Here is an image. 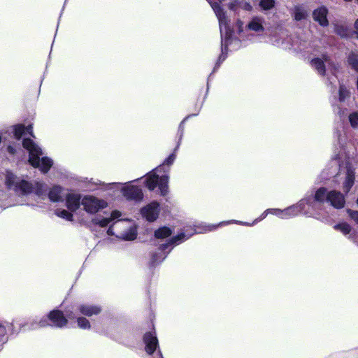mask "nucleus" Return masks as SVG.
<instances>
[{"instance_id":"f257e3e1","label":"nucleus","mask_w":358,"mask_h":358,"mask_svg":"<svg viewBox=\"0 0 358 358\" xmlns=\"http://www.w3.org/2000/svg\"><path fill=\"white\" fill-rule=\"evenodd\" d=\"M22 145L29 152V164L35 168H38L43 173H47L53 164L52 160L43 156L42 149L30 138H25Z\"/></svg>"},{"instance_id":"f03ea898","label":"nucleus","mask_w":358,"mask_h":358,"mask_svg":"<svg viewBox=\"0 0 358 358\" xmlns=\"http://www.w3.org/2000/svg\"><path fill=\"white\" fill-rule=\"evenodd\" d=\"M194 233V231L188 234L182 232L178 235L173 236L169 243L162 245L159 248L158 251L152 255L150 261L151 266H155L156 265L162 262L165 259L167 254L171 250L173 245L182 243L183 241L188 239Z\"/></svg>"},{"instance_id":"7ed1b4c3","label":"nucleus","mask_w":358,"mask_h":358,"mask_svg":"<svg viewBox=\"0 0 358 358\" xmlns=\"http://www.w3.org/2000/svg\"><path fill=\"white\" fill-rule=\"evenodd\" d=\"M5 184L8 189L20 195H28L34 189V185L31 182L17 176L10 171L5 173Z\"/></svg>"},{"instance_id":"20e7f679","label":"nucleus","mask_w":358,"mask_h":358,"mask_svg":"<svg viewBox=\"0 0 358 358\" xmlns=\"http://www.w3.org/2000/svg\"><path fill=\"white\" fill-rule=\"evenodd\" d=\"M169 176L163 175L159 176L155 171L149 173L145 178V184L147 188L152 191L156 187H159L162 196H166L169 192Z\"/></svg>"},{"instance_id":"39448f33","label":"nucleus","mask_w":358,"mask_h":358,"mask_svg":"<svg viewBox=\"0 0 358 358\" xmlns=\"http://www.w3.org/2000/svg\"><path fill=\"white\" fill-rule=\"evenodd\" d=\"M114 187L120 189L122 196L129 201L140 203L143 199V192L142 189L137 185H134L131 182L123 183V185H114Z\"/></svg>"},{"instance_id":"423d86ee","label":"nucleus","mask_w":358,"mask_h":358,"mask_svg":"<svg viewBox=\"0 0 358 358\" xmlns=\"http://www.w3.org/2000/svg\"><path fill=\"white\" fill-rule=\"evenodd\" d=\"M81 205L87 213L94 214L106 208L108 206V203L103 199L88 195L81 199Z\"/></svg>"},{"instance_id":"0eeeda50","label":"nucleus","mask_w":358,"mask_h":358,"mask_svg":"<svg viewBox=\"0 0 358 358\" xmlns=\"http://www.w3.org/2000/svg\"><path fill=\"white\" fill-rule=\"evenodd\" d=\"M115 224L118 228H122L124 230L122 231H120L116 236L119 238H122L126 241H133L137 236V231L136 227L134 224H131L130 220H119V222H115Z\"/></svg>"},{"instance_id":"6e6552de","label":"nucleus","mask_w":358,"mask_h":358,"mask_svg":"<svg viewBox=\"0 0 358 358\" xmlns=\"http://www.w3.org/2000/svg\"><path fill=\"white\" fill-rule=\"evenodd\" d=\"M141 216L148 222L155 221L160 213V205L157 201H152L141 209Z\"/></svg>"},{"instance_id":"1a4fd4ad","label":"nucleus","mask_w":358,"mask_h":358,"mask_svg":"<svg viewBox=\"0 0 358 358\" xmlns=\"http://www.w3.org/2000/svg\"><path fill=\"white\" fill-rule=\"evenodd\" d=\"M209 3L210 4L213 10H214L215 14L216 15L217 20L219 21L220 29L221 34V43L223 42L222 37V23L224 21V11H223V3L222 0H209ZM222 52H223V48L221 47Z\"/></svg>"},{"instance_id":"9d476101","label":"nucleus","mask_w":358,"mask_h":358,"mask_svg":"<svg viewBox=\"0 0 358 358\" xmlns=\"http://www.w3.org/2000/svg\"><path fill=\"white\" fill-rule=\"evenodd\" d=\"M48 320L51 322L50 325L58 328H62L68 324V320L59 310L50 311L48 314Z\"/></svg>"},{"instance_id":"9b49d317","label":"nucleus","mask_w":358,"mask_h":358,"mask_svg":"<svg viewBox=\"0 0 358 358\" xmlns=\"http://www.w3.org/2000/svg\"><path fill=\"white\" fill-rule=\"evenodd\" d=\"M327 201L329 202L333 207L337 209L343 208L345 203V199L343 194L336 190H332L328 192L327 195Z\"/></svg>"},{"instance_id":"f8f14e48","label":"nucleus","mask_w":358,"mask_h":358,"mask_svg":"<svg viewBox=\"0 0 358 358\" xmlns=\"http://www.w3.org/2000/svg\"><path fill=\"white\" fill-rule=\"evenodd\" d=\"M329 11L327 7L322 6L313 12V18L315 22H317L322 27H327L329 25V20L327 19V14Z\"/></svg>"},{"instance_id":"ddd939ff","label":"nucleus","mask_w":358,"mask_h":358,"mask_svg":"<svg viewBox=\"0 0 358 358\" xmlns=\"http://www.w3.org/2000/svg\"><path fill=\"white\" fill-rule=\"evenodd\" d=\"M78 309L82 315L87 317L98 315L102 310L100 306L90 303L80 304Z\"/></svg>"},{"instance_id":"4468645a","label":"nucleus","mask_w":358,"mask_h":358,"mask_svg":"<svg viewBox=\"0 0 358 358\" xmlns=\"http://www.w3.org/2000/svg\"><path fill=\"white\" fill-rule=\"evenodd\" d=\"M145 351L148 354H152L158 346V340L154 332H148L144 335Z\"/></svg>"},{"instance_id":"2eb2a0df","label":"nucleus","mask_w":358,"mask_h":358,"mask_svg":"<svg viewBox=\"0 0 358 358\" xmlns=\"http://www.w3.org/2000/svg\"><path fill=\"white\" fill-rule=\"evenodd\" d=\"M65 198L66 207L71 211H76L81 204L80 196L78 194L67 192Z\"/></svg>"},{"instance_id":"dca6fc26","label":"nucleus","mask_w":358,"mask_h":358,"mask_svg":"<svg viewBox=\"0 0 358 358\" xmlns=\"http://www.w3.org/2000/svg\"><path fill=\"white\" fill-rule=\"evenodd\" d=\"M66 191L60 186H54L49 192V199L53 202L63 201L66 197Z\"/></svg>"},{"instance_id":"f3484780","label":"nucleus","mask_w":358,"mask_h":358,"mask_svg":"<svg viewBox=\"0 0 358 358\" xmlns=\"http://www.w3.org/2000/svg\"><path fill=\"white\" fill-rule=\"evenodd\" d=\"M13 325L7 321H0V342L8 341V336L13 333Z\"/></svg>"},{"instance_id":"a211bd4d","label":"nucleus","mask_w":358,"mask_h":358,"mask_svg":"<svg viewBox=\"0 0 358 358\" xmlns=\"http://www.w3.org/2000/svg\"><path fill=\"white\" fill-rule=\"evenodd\" d=\"M26 134H29L32 137H34L31 124H29L27 127L23 124H17L14 127V136L17 139H20Z\"/></svg>"},{"instance_id":"6ab92c4d","label":"nucleus","mask_w":358,"mask_h":358,"mask_svg":"<svg viewBox=\"0 0 358 358\" xmlns=\"http://www.w3.org/2000/svg\"><path fill=\"white\" fill-rule=\"evenodd\" d=\"M217 226H220V224L217 225L215 224H210L206 223H201V224L196 227L194 229L195 233H206L208 231H211L217 228Z\"/></svg>"},{"instance_id":"aec40b11","label":"nucleus","mask_w":358,"mask_h":358,"mask_svg":"<svg viewBox=\"0 0 358 358\" xmlns=\"http://www.w3.org/2000/svg\"><path fill=\"white\" fill-rule=\"evenodd\" d=\"M308 16L307 12L301 6H295L294 8V18L296 21L306 19Z\"/></svg>"},{"instance_id":"412c9836","label":"nucleus","mask_w":358,"mask_h":358,"mask_svg":"<svg viewBox=\"0 0 358 358\" xmlns=\"http://www.w3.org/2000/svg\"><path fill=\"white\" fill-rule=\"evenodd\" d=\"M348 62L350 67L358 72V53L354 52L350 53Z\"/></svg>"},{"instance_id":"4be33fe9","label":"nucleus","mask_w":358,"mask_h":358,"mask_svg":"<svg viewBox=\"0 0 358 358\" xmlns=\"http://www.w3.org/2000/svg\"><path fill=\"white\" fill-rule=\"evenodd\" d=\"M327 189L324 187H320L318 189L315 194L314 199L315 201L320 202V203H324L325 200H327Z\"/></svg>"},{"instance_id":"5701e85b","label":"nucleus","mask_w":358,"mask_h":358,"mask_svg":"<svg viewBox=\"0 0 358 358\" xmlns=\"http://www.w3.org/2000/svg\"><path fill=\"white\" fill-rule=\"evenodd\" d=\"M114 185H123V183L112 182L104 185V190L108 192V195L113 197L115 196L117 193L120 192V189L113 187Z\"/></svg>"},{"instance_id":"b1692460","label":"nucleus","mask_w":358,"mask_h":358,"mask_svg":"<svg viewBox=\"0 0 358 358\" xmlns=\"http://www.w3.org/2000/svg\"><path fill=\"white\" fill-rule=\"evenodd\" d=\"M171 234V229L166 227H161L155 232V237L157 238H164L169 236Z\"/></svg>"},{"instance_id":"393cba45","label":"nucleus","mask_w":358,"mask_h":358,"mask_svg":"<svg viewBox=\"0 0 358 358\" xmlns=\"http://www.w3.org/2000/svg\"><path fill=\"white\" fill-rule=\"evenodd\" d=\"M78 327L82 329L89 330L91 329V324L89 320L85 317H78L77 318Z\"/></svg>"},{"instance_id":"a878e982","label":"nucleus","mask_w":358,"mask_h":358,"mask_svg":"<svg viewBox=\"0 0 358 358\" xmlns=\"http://www.w3.org/2000/svg\"><path fill=\"white\" fill-rule=\"evenodd\" d=\"M312 64L315 66V68L318 71V72L324 75L325 73V68L323 63V61L319 58H316L312 60Z\"/></svg>"},{"instance_id":"bb28decb","label":"nucleus","mask_w":358,"mask_h":358,"mask_svg":"<svg viewBox=\"0 0 358 358\" xmlns=\"http://www.w3.org/2000/svg\"><path fill=\"white\" fill-rule=\"evenodd\" d=\"M48 321H49L48 317H42L41 319L36 318L34 320V322L36 324L35 325L34 324H33L31 329H36L38 327H44L50 325V324L48 323Z\"/></svg>"},{"instance_id":"cd10ccee","label":"nucleus","mask_w":358,"mask_h":358,"mask_svg":"<svg viewBox=\"0 0 358 358\" xmlns=\"http://www.w3.org/2000/svg\"><path fill=\"white\" fill-rule=\"evenodd\" d=\"M55 213L58 217L65 219L68 221L73 220V215L66 210H56Z\"/></svg>"},{"instance_id":"c85d7f7f","label":"nucleus","mask_w":358,"mask_h":358,"mask_svg":"<svg viewBox=\"0 0 358 358\" xmlns=\"http://www.w3.org/2000/svg\"><path fill=\"white\" fill-rule=\"evenodd\" d=\"M248 27L250 29L253 31H262L264 29L263 26L259 22L258 19H254L248 24Z\"/></svg>"},{"instance_id":"c756f323","label":"nucleus","mask_w":358,"mask_h":358,"mask_svg":"<svg viewBox=\"0 0 358 358\" xmlns=\"http://www.w3.org/2000/svg\"><path fill=\"white\" fill-rule=\"evenodd\" d=\"M334 229L340 230L344 234H348L351 231V227L348 223H341L334 226Z\"/></svg>"},{"instance_id":"7c9ffc66","label":"nucleus","mask_w":358,"mask_h":358,"mask_svg":"<svg viewBox=\"0 0 358 358\" xmlns=\"http://www.w3.org/2000/svg\"><path fill=\"white\" fill-rule=\"evenodd\" d=\"M354 183V178L348 174L343 184V191L348 193Z\"/></svg>"},{"instance_id":"2f4dec72","label":"nucleus","mask_w":358,"mask_h":358,"mask_svg":"<svg viewBox=\"0 0 358 358\" xmlns=\"http://www.w3.org/2000/svg\"><path fill=\"white\" fill-rule=\"evenodd\" d=\"M274 0H261L259 6L264 10H269L274 6Z\"/></svg>"},{"instance_id":"473e14b6","label":"nucleus","mask_w":358,"mask_h":358,"mask_svg":"<svg viewBox=\"0 0 358 358\" xmlns=\"http://www.w3.org/2000/svg\"><path fill=\"white\" fill-rule=\"evenodd\" d=\"M111 222L109 217L107 218H95L93 220V222L101 227H106Z\"/></svg>"},{"instance_id":"72a5a7b5","label":"nucleus","mask_w":358,"mask_h":358,"mask_svg":"<svg viewBox=\"0 0 358 358\" xmlns=\"http://www.w3.org/2000/svg\"><path fill=\"white\" fill-rule=\"evenodd\" d=\"M349 120L350 122L351 125L353 127H358V113H355L350 115Z\"/></svg>"},{"instance_id":"f704fd0d","label":"nucleus","mask_w":358,"mask_h":358,"mask_svg":"<svg viewBox=\"0 0 358 358\" xmlns=\"http://www.w3.org/2000/svg\"><path fill=\"white\" fill-rule=\"evenodd\" d=\"M347 213L349 216L356 223L358 224V211L353 210L351 209H348Z\"/></svg>"},{"instance_id":"c9c22d12","label":"nucleus","mask_w":358,"mask_h":358,"mask_svg":"<svg viewBox=\"0 0 358 358\" xmlns=\"http://www.w3.org/2000/svg\"><path fill=\"white\" fill-rule=\"evenodd\" d=\"M176 159V155L171 154L164 161V164L170 166L171 165Z\"/></svg>"},{"instance_id":"e433bc0d","label":"nucleus","mask_w":358,"mask_h":358,"mask_svg":"<svg viewBox=\"0 0 358 358\" xmlns=\"http://www.w3.org/2000/svg\"><path fill=\"white\" fill-rule=\"evenodd\" d=\"M122 216V213L119 210H113L110 214V217H109L111 222L114 220L119 219Z\"/></svg>"},{"instance_id":"4c0bfd02","label":"nucleus","mask_w":358,"mask_h":358,"mask_svg":"<svg viewBox=\"0 0 358 358\" xmlns=\"http://www.w3.org/2000/svg\"><path fill=\"white\" fill-rule=\"evenodd\" d=\"M238 6L245 10H252V6L249 3L245 2V1L239 2Z\"/></svg>"},{"instance_id":"58836bf2","label":"nucleus","mask_w":358,"mask_h":358,"mask_svg":"<svg viewBox=\"0 0 358 358\" xmlns=\"http://www.w3.org/2000/svg\"><path fill=\"white\" fill-rule=\"evenodd\" d=\"M339 94H340V99H341V101H343L345 99V96H348V91L345 90L343 87H340Z\"/></svg>"},{"instance_id":"ea45409f","label":"nucleus","mask_w":358,"mask_h":358,"mask_svg":"<svg viewBox=\"0 0 358 358\" xmlns=\"http://www.w3.org/2000/svg\"><path fill=\"white\" fill-rule=\"evenodd\" d=\"M238 3L239 2H238L237 0H235L229 5V8L231 10H236V6H238Z\"/></svg>"},{"instance_id":"a19ab883","label":"nucleus","mask_w":358,"mask_h":358,"mask_svg":"<svg viewBox=\"0 0 358 358\" xmlns=\"http://www.w3.org/2000/svg\"><path fill=\"white\" fill-rule=\"evenodd\" d=\"M115 227L118 228V227H117V225L115 224V223L113 226L110 227H109V229H108V231H107V234H108V235H110V236L115 235V232H114V231H113V230H114V227H115Z\"/></svg>"},{"instance_id":"79ce46f5","label":"nucleus","mask_w":358,"mask_h":358,"mask_svg":"<svg viewBox=\"0 0 358 358\" xmlns=\"http://www.w3.org/2000/svg\"><path fill=\"white\" fill-rule=\"evenodd\" d=\"M7 150L11 155H14L15 153V148L13 145H8L7 147Z\"/></svg>"},{"instance_id":"37998d69","label":"nucleus","mask_w":358,"mask_h":358,"mask_svg":"<svg viewBox=\"0 0 358 358\" xmlns=\"http://www.w3.org/2000/svg\"><path fill=\"white\" fill-rule=\"evenodd\" d=\"M155 358H163L162 355L160 351H158L156 353Z\"/></svg>"},{"instance_id":"c03bdc74","label":"nucleus","mask_w":358,"mask_h":358,"mask_svg":"<svg viewBox=\"0 0 358 358\" xmlns=\"http://www.w3.org/2000/svg\"><path fill=\"white\" fill-rule=\"evenodd\" d=\"M355 27L357 30V37H358V19L355 21Z\"/></svg>"},{"instance_id":"a18cd8bd","label":"nucleus","mask_w":358,"mask_h":358,"mask_svg":"<svg viewBox=\"0 0 358 358\" xmlns=\"http://www.w3.org/2000/svg\"><path fill=\"white\" fill-rule=\"evenodd\" d=\"M220 63H221V56H220V57H219V59H218V62H217V64H216V66H217V65H219V66H220Z\"/></svg>"},{"instance_id":"49530a36","label":"nucleus","mask_w":358,"mask_h":358,"mask_svg":"<svg viewBox=\"0 0 358 358\" xmlns=\"http://www.w3.org/2000/svg\"><path fill=\"white\" fill-rule=\"evenodd\" d=\"M161 169H162V167H161V166H159V168H157V169H156V171H157V172H159V171H160V170H161Z\"/></svg>"},{"instance_id":"de8ad7c7","label":"nucleus","mask_w":358,"mask_h":358,"mask_svg":"<svg viewBox=\"0 0 358 358\" xmlns=\"http://www.w3.org/2000/svg\"><path fill=\"white\" fill-rule=\"evenodd\" d=\"M336 32H337V34H341V32H340V31H339V28H338V29H336Z\"/></svg>"},{"instance_id":"09e8293b","label":"nucleus","mask_w":358,"mask_h":358,"mask_svg":"<svg viewBox=\"0 0 358 358\" xmlns=\"http://www.w3.org/2000/svg\"><path fill=\"white\" fill-rule=\"evenodd\" d=\"M36 185H37V186H38V187H42V184H41V183H36Z\"/></svg>"},{"instance_id":"8fccbe9b","label":"nucleus","mask_w":358,"mask_h":358,"mask_svg":"<svg viewBox=\"0 0 358 358\" xmlns=\"http://www.w3.org/2000/svg\"><path fill=\"white\" fill-rule=\"evenodd\" d=\"M68 317H69V318H72L70 314H69V315H68Z\"/></svg>"},{"instance_id":"3c124183","label":"nucleus","mask_w":358,"mask_h":358,"mask_svg":"<svg viewBox=\"0 0 358 358\" xmlns=\"http://www.w3.org/2000/svg\"><path fill=\"white\" fill-rule=\"evenodd\" d=\"M357 204L358 205V197H357Z\"/></svg>"},{"instance_id":"603ef678","label":"nucleus","mask_w":358,"mask_h":358,"mask_svg":"<svg viewBox=\"0 0 358 358\" xmlns=\"http://www.w3.org/2000/svg\"><path fill=\"white\" fill-rule=\"evenodd\" d=\"M1 141V136H0V142Z\"/></svg>"},{"instance_id":"864d4df0","label":"nucleus","mask_w":358,"mask_h":358,"mask_svg":"<svg viewBox=\"0 0 358 358\" xmlns=\"http://www.w3.org/2000/svg\"><path fill=\"white\" fill-rule=\"evenodd\" d=\"M357 2H358V0H357Z\"/></svg>"}]
</instances>
